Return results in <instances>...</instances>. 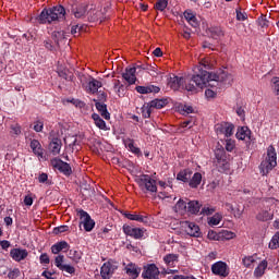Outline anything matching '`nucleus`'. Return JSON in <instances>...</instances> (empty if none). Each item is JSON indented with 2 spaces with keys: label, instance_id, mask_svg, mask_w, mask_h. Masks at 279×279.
<instances>
[{
  "label": "nucleus",
  "instance_id": "obj_1",
  "mask_svg": "<svg viewBox=\"0 0 279 279\" xmlns=\"http://www.w3.org/2000/svg\"><path fill=\"white\" fill-rule=\"evenodd\" d=\"M210 65L203 64L195 70V74L192 75L191 81L186 83L184 77L173 74L168 78V86L171 90H180L185 83V90L195 93L197 88H207V86H230L232 84V75L226 71L217 73H210L207 70Z\"/></svg>",
  "mask_w": 279,
  "mask_h": 279
},
{
  "label": "nucleus",
  "instance_id": "obj_2",
  "mask_svg": "<svg viewBox=\"0 0 279 279\" xmlns=\"http://www.w3.org/2000/svg\"><path fill=\"white\" fill-rule=\"evenodd\" d=\"M66 19V10L62 4H58L51 8H45L37 17L40 25H51V23H59Z\"/></svg>",
  "mask_w": 279,
  "mask_h": 279
},
{
  "label": "nucleus",
  "instance_id": "obj_3",
  "mask_svg": "<svg viewBox=\"0 0 279 279\" xmlns=\"http://www.w3.org/2000/svg\"><path fill=\"white\" fill-rule=\"evenodd\" d=\"M135 182L143 193H149L150 195H156L158 193L156 180L151 179V175L149 174H141L136 177Z\"/></svg>",
  "mask_w": 279,
  "mask_h": 279
},
{
  "label": "nucleus",
  "instance_id": "obj_4",
  "mask_svg": "<svg viewBox=\"0 0 279 279\" xmlns=\"http://www.w3.org/2000/svg\"><path fill=\"white\" fill-rule=\"evenodd\" d=\"M278 154H276V148L274 146H269L267 150L266 160L262 161L260 170L263 175H267L269 171H272L275 167L278 166Z\"/></svg>",
  "mask_w": 279,
  "mask_h": 279
},
{
  "label": "nucleus",
  "instance_id": "obj_5",
  "mask_svg": "<svg viewBox=\"0 0 279 279\" xmlns=\"http://www.w3.org/2000/svg\"><path fill=\"white\" fill-rule=\"evenodd\" d=\"M50 165L54 171H59V173H62L66 178L69 175H72L73 169L71 168V165H69L66 161H63L60 158H53L50 160Z\"/></svg>",
  "mask_w": 279,
  "mask_h": 279
},
{
  "label": "nucleus",
  "instance_id": "obj_6",
  "mask_svg": "<svg viewBox=\"0 0 279 279\" xmlns=\"http://www.w3.org/2000/svg\"><path fill=\"white\" fill-rule=\"evenodd\" d=\"M81 82L82 84H88L87 88L89 90V93H93V95H95V93H98L99 88H101L102 84L101 82L97 81V78L90 76V75H80Z\"/></svg>",
  "mask_w": 279,
  "mask_h": 279
},
{
  "label": "nucleus",
  "instance_id": "obj_7",
  "mask_svg": "<svg viewBox=\"0 0 279 279\" xmlns=\"http://www.w3.org/2000/svg\"><path fill=\"white\" fill-rule=\"evenodd\" d=\"M119 269L117 262H106L100 268V276L102 279H110L114 275V271Z\"/></svg>",
  "mask_w": 279,
  "mask_h": 279
},
{
  "label": "nucleus",
  "instance_id": "obj_8",
  "mask_svg": "<svg viewBox=\"0 0 279 279\" xmlns=\"http://www.w3.org/2000/svg\"><path fill=\"white\" fill-rule=\"evenodd\" d=\"M216 133L218 136H226V138H230L232 134H234V124L230 122H221L216 124Z\"/></svg>",
  "mask_w": 279,
  "mask_h": 279
},
{
  "label": "nucleus",
  "instance_id": "obj_9",
  "mask_svg": "<svg viewBox=\"0 0 279 279\" xmlns=\"http://www.w3.org/2000/svg\"><path fill=\"white\" fill-rule=\"evenodd\" d=\"M142 278L160 279V269L156 267V264H148L143 268Z\"/></svg>",
  "mask_w": 279,
  "mask_h": 279
},
{
  "label": "nucleus",
  "instance_id": "obj_10",
  "mask_svg": "<svg viewBox=\"0 0 279 279\" xmlns=\"http://www.w3.org/2000/svg\"><path fill=\"white\" fill-rule=\"evenodd\" d=\"M211 271L215 276H220V278H228L230 276V268L226 262H216L211 266Z\"/></svg>",
  "mask_w": 279,
  "mask_h": 279
},
{
  "label": "nucleus",
  "instance_id": "obj_11",
  "mask_svg": "<svg viewBox=\"0 0 279 279\" xmlns=\"http://www.w3.org/2000/svg\"><path fill=\"white\" fill-rule=\"evenodd\" d=\"M122 231L126 236H131L135 240H141L143 236H145V231L141 228H133L130 225H123Z\"/></svg>",
  "mask_w": 279,
  "mask_h": 279
},
{
  "label": "nucleus",
  "instance_id": "obj_12",
  "mask_svg": "<svg viewBox=\"0 0 279 279\" xmlns=\"http://www.w3.org/2000/svg\"><path fill=\"white\" fill-rule=\"evenodd\" d=\"M54 265L60 271H65L70 276L75 274V268L71 264H64V255H58L54 258Z\"/></svg>",
  "mask_w": 279,
  "mask_h": 279
},
{
  "label": "nucleus",
  "instance_id": "obj_13",
  "mask_svg": "<svg viewBox=\"0 0 279 279\" xmlns=\"http://www.w3.org/2000/svg\"><path fill=\"white\" fill-rule=\"evenodd\" d=\"M182 228H184L186 234H189L190 236H194L196 239H199V236H202L199 226H197L195 222L183 221Z\"/></svg>",
  "mask_w": 279,
  "mask_h": 279
},
{
  "label": "nucleus",
  "instance_id": "obj_14",
  "mask_svg": "<svg viewBox=\"0 0 279 279\" xmlns=\"http://www.w3.org/2000/svg\"><path fill=\"white\" fill-rule=\"evenodd\" d=\"M214 162H216L217 167H226L228 166V156L226 155V149H223V146H220L215 150V159Z\"/></svg>",
  "mask_w": 279,
  "mask_h": 279
},
{
  "label": "nucleus",
  "instance_id": "obj_15",
  "mask_svg": "<svg viewBox=\"0 0 279 279\" xmlns=\"http://www.w3.org/2000/svg\"><path fill=\"white\" fill-rule=\"evenodd\" d=\"M29 256V252L25 248H12L10 251V257L12 260H15V263H21V260H25Z\"/></svg>",
  "mask_w": 279,
  "mask_h": 279
},
{
  "label": "nucleus",
  "instance_id": "obj_16",
  "mask_svg": "<svg viewBox=\"0 0 279 279\" xmlns=\"http://www.w3.org/2000/svg\"><path fill=\"white\" fill-rule=\"evenodd\" d=\"M122 215L130 219V221H138V223H144L147 226L149 223V218L147 216L138 215V214H130L128 211L122 213Z\"/></svg>",
  "mask_w": 279,
  "mask_h": 279
},
{
  "label": "nucleus",
  "instance_id": "obj_17",
  "mask_svg": "<svg viewBox=\"0 0 279 279\" xmlns=\"http://www.w3.org/2000/svg\"><path fill=\"white\" fill-rule=\"evenodd\" d=\"M122 77L130 86L136 84V68H126L125 72L122 73Z\"/></svg>",
  "mask_w": 279,
  "mask_h": 279
},
{
  "label": "nucleus",
  "instance_id": "obj_18",
  "mask_svg": "<svg viewBox=\"0 0 279 279\" xmlns=\"http://www.w3.org/2000/svg\"><path fill=\"white\" fill-rule=\"evenodd\" d=\"M96 110L99 112L101 117L106 119V121H110V112L108 111V105L105 102H99V100L94 99Z\"/></svg>",
  "mask_w": 279,
  "mask_h": 279
},
{
  "label": "nucleus",
  "instance_id": "obj_19",
  "mask_svg": "<svg viewBox=\"0 0 279 279\" xmlns=\"http://www.w3.org/2000/svg\"><path fill=\"white\" fill-rule=\"evenodd\" d=\"M31 149L37 158H45V149L38 140H33L31 142Z\"/></svg>",
  "mask_w": 279,
  "mask_h": 279
},
{
  "label": "nucleus",
  "instance_id": "obj_20",
  "mask_svg": "<svg viewBox=\"0 0 279 279\" xmlns=\"http://www.w3.org/2000/svg\"><path fill=\"white\" fill-rule=\"evenodd\" d=\"M60 149H62V140L59 137H52L49 143V150L53 156H58V154H60Z\"/></svg>",
  "mask_w": 279,
  "mask_h": 279
},
{
  "label": "nucleus",
  "instance_id": "obj_21",
  "mask_svg": "<svg viewBox=\"0 0 279 279\" xmlns=\"http://www.w3.org/2000/svg\"><path fill=\"white\" fill-rule=\"evenodd\" d=\"M136 93H140V95H149V93H160V87L156 85H147V86H136L135 87Z\"/></svg>",
  "mask_w": 279,
  "mask_h": 279
},
{
  "label": "nucleus",
  "instance_id": "obj_22",
  "mask_svg": "<svg viewBox=\"0 0 279 279\" xmlns=\"http://www.w3.org/2000/svg\"><path fill=\"white\" fill-rule=\"evenodd\" d=\"M235 136L239 141H245V138H248V141H251L252 131L247 126H241L238 129Z\"/></svg>",
  "mask_w": 279,
  "mask_h": 279
},
{
  "label": "nucleus",
  "instance_id": "obj_23",
  "mask_svg": "<svg viewBox=\"0 0 279 279\" xmlns=\"http://www.w3.org/2000/svg\"><path fill=\"white\" fill-rule=\"evenodd\" d=\"M202 210V203L199 201H189L187 202V211L190 215H199Z\"/></svg>",
  "mask_w": 279,
  "mask_h": 279
},
{
  "label": "nucleus",
  "instance_id": "obj_24",
  "mask_svg": "<svg viewBox=\"0 0 279 279\" xmlns=\"http://www.w3.org/2000/svg\"><path fill=\"white\" fill-rule=\"evenodd\" d=\"M125 271L128 276H130L132 279L138 278L141 276V268L136 266L135 264L131 263L125 267Z\"/></svg>",
  "mask_w": 279,
  "mask_h": 279
},
{
  "label": "nucleus",
  "instance_id": "obj_25",
  "mask_svg": "<svg viewBox=\"0 0 279 279\" xmlns=\"http://www.w3.org/2000/svg\"><path fill=\"white\" fill-rule=\"evenodd\" d=\"M163 262L167 265V267H175L178 263L180 262V255L178 254H167L163 257Z\"/></svg>",
  "mask_w": 279,
  "mask_h": 279
},
{
  "label": "nucleus",
  "instance_id": "obj_26",
  "mask_svg": "<svg viewBox=\"0 0 279 279\" xmlns=\"http://www.w3.org/2000/svg\"><path fill=\"white\" fill-rule=\"evenodd\" d=\"M192 177H193V171L190 169H184L177 174V180H179L180 182L190 183Z\"/></svg>",
  "mask_w": 279,
  "mask_h": 279
},
{
  "label": "nucleus",
  "instance_id": "obj_27",
  "mask_svg": "<svg viewBox=\"0 0 279 279\" xmlns=\"http://www.w3.org/2000/svg\"><path fill=\"white\" fill-rule=\"evenodd\" d=\"M70 245L66 241L57 242L51 246V253L58 254L59 252H66L69 250Z\"/></svg>",
  "mask_w": 279,
  "mask_h": 279
},
{
  "label": "nucleus",
  "instance_id": "obj_28",
  "mask_svg": "<svg viewBox=\"0 0 279 279\" xmlns=\"http://www.w3.org/2000/svg\"><path fill=\"white\" fill-rule=\"evenodd\" d=\"M257 221H271L274 219V211L271 209H264L256 216Z\"/></svg>",
  "mask_w": 279,
  "mask_h": 279
},
{
  "label": "nucleus",
  "instance_id": "obj_29",
  "mask_svg": "<svg viewBox=\"0 0 279 279\" xmlns=\"http://www.w3.org/2000/svg\"><path fill=\"white\" fill-rule=\"evenodd\" d=\"M88 10V5L80 4L75 9L72 10L75 19H84L86 16V12Z\"/></svg>",
  "mask_w": 279,
  "mask_h": 279
},
{
  "label": "nucleus",
  "instance_id": "obj_30",
  "mask_svg": "<svg viewBox=\"0 0 279 279\" xmlns=\"http://www.w3.org/2000/svg\"><path fill=\"white\" fill-rule=\"evenodd\" d=\"M92 119L94 120L96 128H98L99 130H104V132L108 131L106 121H104V119H101V117L98 113H93Z\"/></svg>",
  "mask_w": 279,
  "mask_h": 279
},
{
  "label": "nucleus",
  "instance_id": "obj_31",
  "mask_svg": "<svg viewBox=\"0 0 279 279\" xmlns=\"http://www.w3.org/2000/svg\"><path fill=\"white\" fill-rule=\"evenodd\" d=\"M77 217H80V226H84L85 223H88L89 220L93 218L90 217V214L87 213L84 209H76Z\"/></svg>",
  "mask_w": 279,
  "mask_h": 279
},
{
  "label": "nucleus",
  "instance_id": "obj_32",
  "mask_svg": "<svg viewBox=\"0 0 279 279\" xmlns=\"http://www.w3.org/2000/svg\"><path fill=\"white\" fill-rule=\"evenodd\" d=\"M201 184H202V173L195 172L190 179L189 186L190 189H197V186H199Z\"/></svg>",
  "mask_w": 279,
  "mask_h": 279
},
{
  "label": "nucleus",
  "instance_id": "obj_33",
  "mask_svg": "<svg viewBox=\"0 0 279 279\" xmlns=\"http://www.w3.org/2000/svg\"><path fill=\"white\" fill-rule=\"evenodd\" d=\"M267 260H262L254 270L255 278H263L265 276V269H267Z\"/></svg>",
  "mask_w": 279,
  "mask_h": 279
},
{
  "label": "nucleus",
  "instance_id": "obj_34",
  "mask_svg": "<svg viewBox=\"0 0 279 279\" xmlns=\"http://www.w3.org/2000/svg\"><path fill=\"white\" fill-rule=\"evenodd\" d=\"M82 256H84V253L76 250H70L69 251V258L70 260H73L75 265L80 264V260H82Z\"/></svg>",
  "mask_w": 279,
  "mask_h": 279
},
{
  "label": "nucleus",
  "instance_id": "obj_35",
  "mask_svg": "<svg viewBox=\"0 0 279 279\" xmlns=\"http://www.w3.org/2000/svg\"><path fill=\"white\" fill-rule=\"evenodd\" d=\"M58 75L61 80H65V82H73L74 75L69 71V69L58 70Z\"/></svg>",
  "mask_w": 279,
  "mask_h": 279
},
{
  "label": "nucleus",
  "instance_id": "obj_36",
  "mask_svg": "<svg viewBox=\"0 0 279 279\" xmlns=\"http://www.w3.org/2000/svg\"><path fill=\"white\" fill-rule=\"evenodd\" d=\"M209 34L214 40H217V38H221V36H223V29L219 26H211L209 28Z\"/></svg>",
  "mask_w": 279,
  "mask_h": 279
},
{
  "label": "nucleus",
  "instance_id": "obj_37",
  "mask_svg": "<svg viewBox=\"0 0 279 279\" xmlns=\"http://www.w3.org/2000/svg\"><path fill=\"white\" fill-rule=\"evenodd\" d=\"M189 207V202L180 198L175 204L174 208L177 213H186Z\"/></svg>",
  "mask_w": 279,
  "mask_h": 279
},
{
  "label": "nucleus",
  "instance_id": "obj_38",
  "mask_svg": "<svg viewBox=\"0 0 279 279\" xmlns=\"http://www.w3.org/2000/svg\"><path fill=\"white\" fill-rule=\"evenodd\" d=\"M151 112H154V107L150 102H147L142 107V116L144 119H149V117H151Z\"/></svg>",
  "mask_w": 279,
  "mask_h": 279
},
{
  "label": "nucleus",
  "instance_id": "obj_39",
  "mask_svg": "<svg viewBox=\"0 0 279 279\" xmlns=\"http://www.w3.org/2000/svg\"><path fill=\"white\" fill-rule=\"evenodd\" d=\"M254 263H256V258L254 256H244L242 258V265L246 267V269H254Z\"/></svg>",
  "mask_w": 279,
  "mask_h": 279
},
{
  "label": "nucleus",
  "instance_id": "obj_40",
  "mask_svg": "<svg viewBox=\"0 0 279 279\" xmlns=\"http://www.w3.org/2000/svg\"><path fill=\"white\" fill-rule=\"evenodd\" d=\"M149 104L153 106V108L160 110L167 106L168 101L167 99H154Z\"/></svg>",
  "mask_w": 279,
  "mask_h": 279
},
{
  "label": "nucleus",
  "instance_id": "obj_41",
  "mask_svg": "<svg viewBox=\"0 0 279 279\" xmlns=\"http://www.w3.org/2000/svg\"><path fill=\"white\" fill-rule=\"evenodd\" d=\"M167 5H169V0H157L154 8L159 12H165V10H167Z\"/></svg>",
  "mask_w": 279,
  "mask_h": 279
},
{
  "label": "nucleus",
  "instance_id": "obj_42",
  "mask_svg": "<svg viewBox=\"0 0 279 279\" xmlns=\"http://www.w3.org/2000/svg\"><path fill=\"white\" fill-rule=\"evenodd\" d=\"M278 247H279V232H277L272 236L271 241L269 242V248L270 250H278Z\"/></svg>",
  "mask_w": 279,
  "mask_h": 279
},
{
  "label": "nucleus",
  "instance_id": "obj_43",
  "mask_svg": "<svg viewBox=\"0 0 279 279\" xmlns=\"http://www.w3.org/2000/svg\"><path fill=\"white\" fill-rule=\"evenodd\" d=\"M257 23L259 27H262L263 29L269 27V20H267V16L265 15H262L260 17H258Z\"/></svg>",
  "mask_w": 279,
  "mask_h": 279
},
{
  "label": "nucleus",
  "instance_id": "obj_44",
  "mask_svg": "<svg viewBox=\"0 0 279 279\" xmlns=\"http://www.w3.org/2000/svg\"><path fill=\"white\" fill-rule=\"evenodd\" d=\"M234 147H236L234 140H232V138L226 140L225 149L227 151H234Z\"/></svg>",
  "mask_w": 279,
  "mask_h": 279
},
{
  "label": "nucleus",
  "instance_id": "obj_45",
  "mask_svg": "<svg viewBox=\"0 0 279 279\" xmlns=\"http://www.w3.org/2000/svg\"><path fill=\"white\" fill-rule=\"evenodd\" d=\"M19 276H21V269H19V268L10 269L8 272L9 279H16V278H19Z\"/></svg>",
  "mask_w": 279,
  "mask_h": 279
},
{
  "label": "nucleus",
  "instance_id": "obj_46",
  "mask_svg": "<svg viewBox=\"0 0 279 279\" xmlns=\"http://www.w3.org/2000/svg\"><path fill=\"white\" fill-rule=\"evenodd\" d=\"M85 232H93L95 229V220L92 219L83 225Z\"/></svg>",
  "mask_w": 279,
  "mask_h": 279
},
{
  "label": "nucleus",
  "instance_id": "obj_47",
  "mask_svg": "<svg viewBox=\"0 0 279 279\" xmlns=\"http://www.w3.org/2000/svg\"><path fill=\"white\" fill-rule=\"evenodd\" d=\"M215 208L210 207V206H204L199 213V215H204V216H210L213 215V213H215Z\"/></svg>",
  "mask_w": 279,
  "mask_h": 279
},
{
  "label": "nucleus",
  "instance_id": "obj_48",
  "mask_svg": "<svg viewBox=\"0 0 279 279\" xmlns=\"http://www.w3.org/2000/svg\"><path fill=\"white\" fill-rule=\"evenodd\" d=\"M271 82H272V90L276 97H279V77H274Z\"/></svg>",
  "mask_w": 279,
  "mask_h": 279
},
{
  "label": "nucleus",
  "instance_id": "obj_49",
  "mask_svg": "<svg viewBox=\"0 0 279 279\" xmlns=\"http://www.w3.org/2000/svg\"><path fill=\"white\" fill-rule=\"evenodd\" d=\"M62 232H69V226L62 225L53 229V234H62Z\"/></svg>",
  "mask_w": 279,
  "mask_h": 279
},
{
  "label": "nucleus",
  "instance_id": "obj_50",
  "mask_svg": "<svg viewBox=\"0 0 279 279\" xmlns=\"http://www.w3.org/2000/svg\"><path fill=\"white\" fill-rule=\"evenodd\" d=\"M236 21H247V13L242 12L241 9L235 10Z\"/></svg>",
  "mask_w": 279,
  "mask_h": 279
},
{
  "label": "nucleus",
  "instance_id": "obj_51",
  "mask_svg": "<svg viewBox=\"0 0 279 279\" xmlns=\"http://www.w3.org/2000/svg\"><path fill=\"white\" fill-rule=\"evenodd\" d=\"M221 223V217L219 214H216L209 219V226H219Z\"/></svg>",
  "mask_w": 279,
  "mask_h": 279
},
{
  "label": "nucleus",
  "instance_id": "obj_52",
  "mask_svg": "<svg viewBox=\"0 0 279 279\" xmlns=\"http://www.w3.org/2000/svg\"><path fill=\"white\" fill-rule=\"evenodd\" d=\"M69 104H73V106H75L76 108H86V102L80 100V99H71V100H68Z\"/></svg>",
  "mask_w": 279,
  "mask_h": 279
},
{
  "label": "nucleus",
  "instance_id": "obj_53",
  "mask_svg": "<svg viewBox=\"0 0 279 279\" xmlns=\"http://www.w3.org/2000/svg\"><path fill=\"white\" fill-rule=\"evenodd\" d=\"M33 130H35L36 132H43V130H45V123L40 120L35 121Z\"/></svg>",
  "mask_w": 279,
  "mask_h": 279
},
{
  "label": "nucleus",
  "instance_id": "obj_54",
  "mask_svg": "<svg viewBox=\"0 0 279 279\" xmlns=\"http://www.w3.org/2000/svg\"><path fill=\"white\" fill-rule=\"evenodd\" d=\"M39 262L41 265H49V263H51V259L49 258V255L47 253H43L39 256Z\"/></svg>",
  "mask_w": 279,
  "mask_h": 279
},
{
  "label": "nucleus",
  "instance_id": "obj_55",
  "mask_svg": "<svg viewBox=\"0 0 279 279\" xmlns=\"http://www.w3.org/2000/svg\"><path fill=\"white\" fill-rule=\"evenodd\" d=\"M107 100L108 94H106L105 92H98V99H96V101H99V104H104Z\"/></svg>",
  "mask_w": 279,
  "mask_h": 279
},
{
  "label": "nucleus",
  "instance_id": "obj_56",
  "mask_svg": "<svg viewBox=\"0 0 279 279\" xmlns=\"http://www.w3.org/2000/svg\"><path fill=\"white\" fill-rule=\"evenodd\" d=\"M108 232H110V228L108 227L100 229V231L97 233L98 239H105Z\"/></svg>",
  "mask_w": 279,
  "mask_h": 279
},
{
  "label": "nucleus",
  "instance_id": "obj_57",
  "mask_svg": "<svg viewBox=\"0 0 279 279\" xmlns=\"http://www.w3.org/2000/svg\"><path fill=\"white\" fill-rule=\"evenodd\" d=\"M123 143H124L125 147L129 148V151L134 147V140H132L130 137L123 140Z\"/></svg>",
  "mask_w": 279,
  "mask_h": 279
},
{
  "label": "nucleus",
  "instance_id": "obj_58",
  "mask_svg": "<svg viewBox=\"0 0 279 279\" xmlns=\"http://www.w3.org/2000/svg\"><path fill=\"white\" fill-rule=\"evenodd\" d=\"M183 15H184L185 21H187V23H189V21H192L193 19H195V14L191 10H186L183 13Z\"/></svg>",
  "mask_w": 279,
  "mask_h": 279
},
{
  "label": "nucleus",
  "instance_id": "obj_59",
  "mask_svg": "<svg viewBox=\"0 0 279 279\" xmlns=\"http://www.w3.org/2000/svg\"><path fill=\"white\" fill-rule=\"evenodd\" d=\"M49 180V175L45 172L40 173L38 177V182L40 184H45V182H47Z\"/></svg>",
  "mask_w": 279,
  "mask_h": 279
},
{
  "label": "nucleus",
  "instance_id": "obj_60",
  "mask_svg": "<svg viewBox=\"0 0 279 279\" xmlns=\"http://www.w3.org/2000/svg\"><path fill=\"white\" fill-rule=\"evenodd\" d=\"M11 246H12V244L10 243V241H8V240L0 241V247L5 250V252H8V248H10Z\"/></svg>",
  "mask_w": 279,
  "mask_h": 279
},
{
  "label": "nucleus",
  "instance_id": "obj_61",
  "mask_svg": "<svg viewBox=\"0 0 279 279\" xmlns=\"http://www.w3.org/2000/svg\"><path fill=\"white\" fill-rule=\"evenodd\" d=\"M11 130L15 136H20L21 134V126L19 124L11 125Z\"/></svg>",
  "mask_w": 279,
  "mask_h": 279
},
{
  "label": "nucleus",
  "instance_id": "obj_62",
  "mask_svg": "<svg viewBox=\"0 0 279 279\" xmlns=\"http://www.w3.org/2000/svg\"><path fill=\"white\" fill-rule=\"evenodd\" d=\"M24 204L25 206H32L34 204V198L31 195H26L24 197Z\"/></svg>",
  "mask_w": 279,
  "mask_h": 279
},
{
  "label": "nucleus",
  "instance_id": "obj_63",
  "mask_svg": "<svg viewBox=\"0 0 279 279\" xmlns=\"http://www.w3.org/2000/svg\"><path fill=\"white\" fill-rule=\"evenodd\" d=\"M129 151H131L132 154H134L135 156H138V157L143 156V151H141V148H138L136 146H133L131 148V150H129Z\"/></svg>",
  "mask_w": 279,
  "mask_h": 279
},
{
  "label": "nucleus",
  "instance_id": "obj_64",
  "mask_svg": "<svg viewBox=\"0 0 279 279\" xmlns=\"http://www.w3.org/2000/svg\"><path fill=\"white\" fill-rule=\"evenodd\" d=\"M53 274H54V272H51V271H49V270H44V271L41 272V276H43L44 278H46V279H54V278H53Z\"/></svg>",
  "mask_w": 279,
  "mask_h": 279
}]
</instances>
